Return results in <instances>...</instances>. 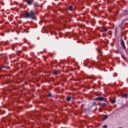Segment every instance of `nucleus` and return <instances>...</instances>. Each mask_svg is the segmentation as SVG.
<instances>
[{
    "instance_id": "nucleus-1",
    "label": "nucleus",
    "mask_w": 128,
    "mask_h": 128,
    "mask_svg": "<svg viewBox=\"0 0 128 128\" xmlns=\"http://www.w3.org/2000/svg\"><path fill=\"white\" fill-rule=\"evenodd\" d=\"M24 18H31L32 20H36V14H34V12L32 10H30L29 12H25Z\"/></svg>"
},
{
    "instance_id": "nucleus-2",
    "label": "nucleus",
    "mask_w": 128,
    "mask_h": 128,
    "mask_svg": "<svg viewBox=\"0 0 128 128\" xmlns=\"http://www.w3.org/2000/svg\"><path fill=\"white\" fill-rule=\"evenodd\" d=\"M106 98L102 96H100L96 98H94V100H96L98 102H102V100H106Z\"/></svg>"
},
{
    "instance_id": "nucleus-3",
    "label": "nucleus",
    "mask_w": 128,
    "mask_h": 128,
    "mask_svg": "<svg viewBox=\"0 0 128 128\" xmlns=\"http://www.w3.org/2000/svg\"><path fill=\"white\" fill-rule=\"evenodd\" d=\"M120 44L123 48L126 50V45L124 44V40H122V38H121L120 40Z\"/></svg>"
},
{
    "instance_id": "nucleus-4",
    "label": "nucleus",
    "mask_w": 128,
    "mask_h": 128,
    "mask_svg": "<svg viewBox=\"0 0 128 128\" xmlns=\"http://www.w3.org/2000/svg\"><path fill=\"white\" fill-rule=\"evenodd\" d=\"M26 2H27L29 6H32V0H24Z\"/></svg>"
},
{
    "instance_id": "nucleus-5",
    "label": "nucleus",
    "mask_w": 128,
    "mask_h": 128,
    "mask_svg": "<svg viewBox=\"0 0 128 128\" xmlns=\"http://www.w3.org/2000/svg\"><path fill=\"white\" fill-rule=\"evenodd\" d=\"M122 98H128V94H124L123 93L122 94Z\"/></svg>"
},
{
    "instance_id": "nucleus-6",
    "label": "nucleus",
    "mask_w": 128,
    "mask_h": 128,
    "mask_svg": "<svg viewBox=\"0 0 128 128\" xmlns=\"http://www.w3.org/2000/svg\"><path fill=\"white\" fill-rule=\"evenodd\" d=\"M68 10H70V12H72V6H70L68 8Z\"/></svg>"
},
{
    "instance_id": "nucleus-7",
    "label": "nucleus",
    "mask_w": 128,
    "mask_h": 128,
    "mask_svg": "<svg viewBox=\"0 0 128 128\" xmlns=\"http://www.w3.org/2000/svg\"><path fill=\"white\" fill-rule=\"evenodd\" d=\"M102 108H106V103H103V104H102Z\"/></svg>"
},
{
    "instance_id": "nucleus-8",
    "label": "nucleus",
    "mask_w": 128,
    "mask_h": 128,
    "mask_svg": "<svg viewBox=\"0 0 128 128\" xmlns=\"http://www.w3.org/2000/svg\"><path fill=\"white\" fill-rule=\"evenodd\" d=\"M66 100H68V102H70V96L67 97Z\"/></svg>"
},
{
    "instance_id": "nucleus-9",
    "label": "nucleus",
    "mask_w": 128,
    "mask_h": 128,
    "mask_svg": "<svg viewBox=\"0 0 128 128\" xmlns=\"http://www.w3.org/2000/svg\"><path fill=\"white\" fill-rule=\"evenodd\" d=\"M48 96H49V98H51L52 96V93H48Z\"/></svg>"
},
{
    "instance_id": "nucleus-10",
    "label": "nucleus",
    "mask_w": 128,
    "mask_h": 128,
    "mask_svg": "<svg viewBox=\"0 0 128 128\" xmlns=\"http://www.w3.org/2000/svg\"><path fill=\"white\" fill-rule=\"evenodd\" d=\"M54 74H56H56H58V71H54Z\"/></svg>"
},
{
    "instance_id": "nucleus-11",
    "label": "nucleus",
    "mask_w": 128,
    "mask_h": 128,
    "mask_svg": "<svg viewBox=\"0 0 128 128\" xmlns=\"http://www.w3.org/2000/svg\"><path fill=\"white\" fill-rule=\"evenodd\" d=\"M4 68L3 65H0V70H2Z\"/></svg>"
},
{
    "instance_id": "nucleus-12",
    "label": "nucleus",
    "mask_w": 128,
    "mask_h": 128,
    "mask_svg": "<svg viewBox=\"0 0 128 128\" xmlns=\"http://www.w3.org/2000/svg\"><path fill=\"white\" fill-rule=\"evenodd\" d=\"M111 102H112V104H114V102H116V100H111Z\"/></svg>"
},
{
    "instance_id": "nucleus-13",
    "label": "nucleus",
    "mask_w": 128,
    "mask_h": 128,
    "mask_svg": "<svg viewBox=\"0 0 128 128\" xmlns=\"http://www.w3.org/2000/svg\"><path fill=\"white\" fill-rule=\"evenodd\" d=\"M106 118H108V116L107 115H105L104 118V120H106Z\"/></svg>"
},
{
    "instance_id": "nucleus-14",
    "label": "nucleus",
    "mask_w": 128,
    "mask_h": 128,
    "mask_svg": "<svg viewBox=\"0 0 128 128\" xmlns=\"http://www.w3.org/2000/svg\"><path fill=\"white\" fill-rule=\"evenodd\" d=\"M108 31V29H106V28H104V30H102V32H107Z\"/></svg>"
},
{
    "instance_id": "nucleus-15",
    "label": "nucleus",
    "mask_w": 128,
    "mask_h": 128,
    "mask_svg": "<svg viewBox=\"0 0 128 128\" xmlns=\"http://www.w3.org/2000/svg\"><path fill=\"white\" fill-rule=\"evenodd\" d=\"M92 106H96V102H94L92 103Z\"/></svg>"
},
{
    "instance_id": "nucleus-16",
    "label": "nucleus",
    "mask_w": 128,
    "mask_h": 128,
    "mask_svg": "<svg viewBox=\"0 0 128 128\" xmlns=\"http://www.w3.org/2000/svg\"><path fill=\"white\" fill-rule=\"evenodd\" d=\"M103 128H108V126L104 125V126H103Z\"/></svg>"
},
{
    "instance_id": "nucleus-17",
    "label": "nucleus",
    "mask_w": 128,
    "mask_h": 128,
    "mask_svg": "<svg viewBox=\"0 0 128 128\" xmlns=\"http://www.w3.org/2000/svg\"><path fill=\"white\" fill-rule=\"evenodd\" d=\"M7 68H8V70H10V68L8 67Z\"/></svg>"
},
{
    "instance_id": "nucleus-18",
    "label": "nucleus",
    "mask_w": 128,
    "mask_h": 128,
    "mask_svg": "<svg viewBox=\"0 0 128 128\" xmlns=\"http://www.w3.org/2000/svg\"><path fill=\"white\" fill-rule=\"evenodd\" d=\"M116 30H118V28H116Z\"/></svg>"
},
{
    "instance_id": "nucleus-19",
    "label": "nucleus",
    "mask_w": 128,
    "mask_h": 128,
    "mask_svg": "<svg viewBox=\"0 0 128 128\" xmlns=\"http://www.w3.org/2000/svg\"><path fill=\"white\" fill-rule=\"evenodd\" d=\"M62 20H64V18H62Z\"/></svg>"
},
{
    "instance_id": "nucleus-20",
    "label": "nucleus",
    "mask_w": 128,
    "mask_h": 128,
    "mask_svg": "<svg viewBox=\"0 0 128 128\" xmlns=\"http://www.w3.org/2000/svg\"><path fill=\"white\" fill-rule=\"evenodd\" d=\"M99 52H100V50H99Z\"/></svg>"
}]
</instances>
